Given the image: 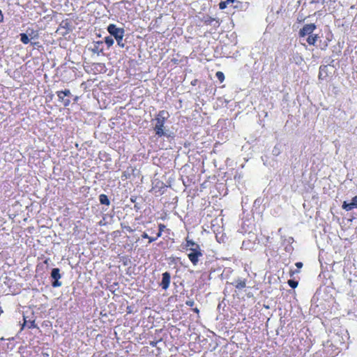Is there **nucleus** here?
Listing matches in <instances>:
<instances>
[{"mask_svg":"<svg viewBox=\"0 0 357 357\" xmlns=\"http://www.w3.org/2000/svg\"><path fill=\"white\" fill-rule=\"evenodd\" d=\"M24 327H27L29 328H33L36 327L35 321H26L25 318H24V323L22 327V330H23Z\"/></svg>","mask_w":357,"mask_h":357,"instance_id":"nucleus-11","label":"nucleus"},{"mask_svg":"<svg viewBox=\"0 0 357 357\" xmlns=\"http://www.w3.org/2000/svg\"><path fill=\"white\" fill-rule=\"evenodd\" d=\"M3 21V15L2 11L0 10V23Z\"/></svg>","mask_w":357,"mask_h":357,"instance_id":"nucleus-29","label":"nucleus"},{"mask_svg":"<svg viewBox=\"0 0 357 357\" xmlns=\"http://www.w3.org/2000/svg\"><path fill=\"white\" fill-rule=\"evenodd\" d=\"M124 228L128 232H132L133 231V230L132 229L130 226H125Z\"/></svg>","mask_w":357,"mask_h":357,"instance_id":"nucleus-25","label":"nucleus"},{"mask_svg":"<svg viewBox=\"0 0 357 357\" xmlns=\"http://www.w3.org/2000/svg\"><path fill=\"white\" fill-rule=\"evenodd\" d=\"M317 35H310L307 38V42L310 45H314L316 41L317 40Z\"/></svg>","mask_w":357,"mask_h":357,"instance_id":"nucleus-13","label":"nucleus"},{"mask_svg":"<svg viewBox=\"0 0 357 357\" xmlns=\"http://www.w3.org/2000/svg\"><path fill=\"white\" fill-rule=\"evenodd\" d=\"M56 93L59 100L63 103L64 107H67L70 105V100L69 99H65V96L61 93V92L57 91Z\"/></svg>","mask_w":357,"mask_h":357,"instance_id":"nucleus-10","label":"nucleus"},{"mask_svg":"<svg viewBox=\"0 0 357 357\" xmlns=\"http://www.w3.org/2000/svg\"><path fill=\"white\" fill-rule=\"evenodd\" d=\"M149 236V235L147 234L146 232H143L142 235V238H148Z\"/></svg>","mask_w":357,"mask_h":357,"instance_id":"nucleus-28","label":"nucleus"},{"mask_svg":"<svg viewBox=\"0 0 357 357\" xmlns=\"http://www.w3.org/2000/svg\"><path fill=\"white\" fill-rule=\"evenodd\" d=\"M160 237H158L157 236L155 237H148L149 243H153L156 239L159 238Z\"/></svg>","mask_w":357,"mask_h":357,"instance_id":"nucleus-22","label":"nucleus"},{"mask_svg":"<svg viewBox=\"0 0 357 357\" xmlns=\"http://www.w3.org/2000/svg\"><path fill=\"white\" fill-rule=\"evenodd\" d=\"M298 272H299V271H298V270H290V271H289V275H290L291 277H292L294 274H297V273H298Z\"/></svg>","mask_w":357,"mask_h":357,"instance_id":"nucleus-23","label":"nucleus"},{"mask_svg":"<svg viewBox=\"0 0 357 357\" xmlns=\"http://www.w3.org/2000/svg\"><path fill=\"white\" fill-rule=\"evenodd\" d=\"M216 77H218V79L220 81V82H222L225 79V75L224 74L222 73V72H217L216 73Z\"/></svg>","mask_w":357,"mask_h":357,"instance_id":"nucleus-20","label":"nucleus"},{"mask_svg":"<svg viewBox=\"0 0 357 357\" xmlns=\"http://www.w3.org/2000/svg\"><path fill=\"white\" fill-rule=\"evenodd\" d=\"M171 282V274L168 272L162 273V280L160 282V287L163 289H167L169 283Z\"/></svg>","mask_w":357,"mask_h":357,"instance_id":"nucleus-6","label":"nucleus"},{"mask_svg":"<svg viewBox=\"0 0 357 357\" xmlns=\"http://www.w3.org/2000/svg\"><path fill=\"white\" fill-rule=\"evenodd\" d=\"M20 40L24 44H28L30 41L29 36L26 33H20Z\"/></svg>","mask_w":357,"mask_h":357,"instance_id":"nucleus-14","label":"nucleus"},{"mask_svg":"<svg viewBox=\"0 0 357 357\" xmlns=\"http://www.w3.org/2000/svg\"><path fill=\"white\" fill-rule=\"evenodd\" d=\"M342 208L346 211H350L355 208H357V195L351 199V203H347L346 202H343Z\"/></svg>","mask_w":357,"mask_h":357,"instance_id":"nucleus-7","label":"nucleus"},{"mask_svg":"<svg viewBox=\"0 0 357 357\" xmlns=\"http://www.w3.org/2000/svg\"><path fill=\"white\" fill-rule=\"evenodd\" d=\"M194 311L196 312V313H199V310L197 308H195L194 309Z\"/></svg>","mask_w":357,"mask_h":357,"instance_id":"nucleus-31","label":"nucleus"},{"mask_svg":"<svg viewBox=\"0 0 357 357\" xmlns=\"http://www.w3.org/2000/svg\"><path fill=\"white\" fill-rule=\"evenodd\" d=\"M169 117V114L167 111L162 110L157 115L155 119V134H166L168 130L165 126V121Z\"/></svg>","mask_w":357,"mask_h":357,"instance_id":"nucleus-1","label":"nucleus"},{"mask_svg":"<svg viewBox=\"0 0 357 357\" xmlns=\"http://www.w3.org/2000/svg\"><path fill=\"white\" fill-rule=\"evenodd\" d=\"M102 44V41H97L93 44V47L91 48L92 52L99 54L102 52V49L100 46Z\"/></svg>","mask_w":357,"mask_h":357,"instance_id":"nucleus-9","label":"nucleus"},{"mask_svg":"<svg viewBox=\"0 0 357 357\" xmlns=\"http://www.w3.org/2000/svg\"><path fill=\"white\" fill-rule=\"evenodd\" d=\"M105 42L107 44V45L109 47L114 44V39L110 36H107L105 38Z\"/></svg>","mask_w":357,"mask_h":357,"instance_id":"nucleus-17","label":"nucleus"},{"mask_svg":"<svg viewBox=\"0 0 357 357\" xmlns=\"http://www.w3.org/2000/svg\"><path fill=\"white\" fill-rule=\"evenodd\" d=\"M287 284H289L291 288L296 289L298 286V282L294 280H289Z\"/></svg>","mask_w":357,"mask_h":357,"instance_id":"nucleus-16","label":"nucleus"},{"mask_svg":"<svg viewBox=\"0 0 357 357\" xmlns=\"http://www.w3.org/2000/svg\"><path fill=\"white\" fill-rule=\"evenodd\" d=\"M185 241H187V243H185V246L186 247H194V248H197V245H199L198 244H197L196 243H195L193 241L190 240V239H188V238H187V239H185Z\"/></svg>","mask_w":357,"mask_h":357,"instance_id":"nucleus-15","label":"nucleus"},{"mask_svg":"<svg viewBox=\"0 0 357 357\" xmlns=\"http://www.w3.org/2000/svg\"><path fill=\"white\" fill-rule=\"evenodd\" d=\"M59 92H61V93L66 97V96H71V93L70 90L66 89L64 91H59Z\"/></svg>","mask_w":357,"mask_h":357,"instance_id":"nucleus-21","label":"nucleus"},{"mask_svg":"<svg viewBox=\"0 0 357 357\" xmlns=\"http://www.w3.org/2000/svg\"><path fill=\"white\" fill-rule=\"evenodd\" d=\"M229 3L227 2V0L225 1H221L220 3H219V8L221 10H223L225 8H227V6L229 4Z\"/></svg>","mask_w":357,"mask_h":357,"instance_id":"nucleus-19","label":"nucleus"},{"mask_svg":"<svg viewBox=\"0 0 357 357\" xmlns=\"http://www.w3.org/2000/svg\"><path fill=\"white\" fill-rule=\"evenodd\" d=\"M235 0H227V2L229 3H234Z\"/></svg>","mask_w":357,"mask_h":357,"instance_id":"nucleus-30","label":"nucleus"},{"mask_svg":"<svg viewBox=\"0 0 357 357\" xmlns=\"http://www.w3.org/2000/svg\"><path fill=\"white\" fill-rule=\"evenodd\" d=\"M51 276L54 281L52 282L53 287H60L61 283L59 282L61 278L60 270L59 268H53L51 273Z\"/></svg>","mask_w":357,"mask_h":357,"instance_id":"nucleus-4","label":"nucleus"},{"mask_svg":"<svg viewBox=\"0 0 357 357\" xmlns=\"http://www.w3.org/2000/svg\"><path fill=\"white\" fill-rule=\"evenodd\" d=\"M107 31L110 33L111 36H114L116 39L117 44L123 47L125 46V43L123 42V38L125 35V30L123 28H119L114 24H110L107 26Z\"/></svg>","mask_w":357,"mask_h":357,"instance_id":"nucleus-2","label":"nucleus"},{"mask_svg":"<svg viewBox=\"0 0 357 357\" xmlns=\"http://www.w3.org/2000/svg\"><path fill=\"white\" fill-rule=\"evenodd\" d=\"M166 226L163 224H159L158 225V229H159V231L158 232V237H160L161 235H162V232L165 231V229Z\"/></svg>","mask_w":357,"mask_h":357,"instance_id":"nucleus-18","label":"nucleus"},{"mask_svg":"<svg viewBox=\"0 0 357 357\" xmlns=\"http://www.w3.org/2000/svg\"><path fill=\"white\" fill-rule=\"evenodd\" d=\"M231 284L238 289H243L246 286L245 279H238L235 282H232Z\"/></svg>","mask_w":357,"mask_h":357,"instance_id":"nucleus-8","label":"nucleus"},{"mask_svg":"<svg viewBox=\"0 0 357 357\" xmlns=\"http://www.w3.org/2000/svg\"><path fill=\"white\" fill-rule=\"evenodd\" d=\"M191 252L188 254V259H190L192 265L196 266L198 264L199 258L202 256V252L199 245H197V248H191Z\"/></svg>","mask_w":357,"mask_h":357,"instance_id":"nucleus-3","label":"nucleus"},{"mask_svg":"<svg viewBox=\"0 0 357 357\" xmlns=\"http://www.w3.org/2000/svg\"><path fill=\"white\" fill-rule=\"evenodd\" d=\"M296 268H302V267H303V263H302V262H296Z\"/></svg>","mask_w":357,"mask_h":357,"instance_id":"nucleus-26","label":"nucleus"},{"mask_svg":"<svg viewBox=\"0 0 357 357\" xmlns=\"http://www.w3.org/2000/svg\"><path fill=\"white\" fill-rule=\"evenodd\" d=\"M195 304V302L193 301H188L185 302V305H188V306H193V305Z\"/></svg>","mask_w":357,"mask_h":357,"instance_id":"nucleus-24","label":"nucleus"},{"mask_svg":"<svg viewBox=\"0 0 357 357\" xmlns=\"http://www.w3.org/2000/svg\"><path fill=\"white\" fill-rule=\"evenodd\" d=\"M99 200L101 204L109 206V200L106 195H100L99 197Z\"/></svg>","mask_w":357,"mask_h":357,"instance_id":"nucleus-12","label":"nucleus"},{"mask_svg":"<svg viewBox=\"0 0 357 357\" xmlns=\"http://www.w3.org/2000/svg\"><path fill=\"white\" fill-rule=\"evenodd\" d=\"M28 36H30L31 39H33L36 36V34H34V32L32 31L31 33H29Z\"/></svg>","mask_w":357,"mask_h":357,"instance_id":"nucleus-27","label":"nucleus"},{"mask_svg":"<svg viewBox=\"0 0 357 357\" xmlns=\"http://www.w3.org/2000/svg\"><path fill=\"white\" fill-rule=\"evenodd\" d=\"M316 29V26L314 24H305L303 29L299 31V36L301 37H304L307 35H310Z\"/></svg>","mask_w":357,"mask_h":357,"instance_id":"nucleus-5","label":"nucleus"}]
</instances>
